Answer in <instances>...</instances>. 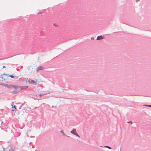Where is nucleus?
<instances>
[{
  "instance_id": "nucleus-29",
  "label": "nucleus",
  "mask_w": 151,
  "mask_h": 151,
  "mask_svg": "<svg viewBox=\"0 0 151 151\" xmlns=\"http://www.w3.org/2000/svg\"><path fill=\"white\" fill-rule=\"evenodd\" d=\"M21 107H19V109H21Z\"/></svg>"
},
{
  "instance_id": "nucleus-6",
  "label": "nucleus",
  "mask_w": 151,
  "mask_h": 151,
  "mask_svg": "<svg viewBox=\"0 0 151 151\" xmlns=\"http://www.w3.org/2000/svg\"><path fill=\"white\" fill-rule=\"evenodd\" d=\"M104 38V37L102 36L101 35L100 36H98L96 38L97 40H102Z\"/></svg>"
},
{
  "instance_id": "nucleus-31",
  "label": "nucleus",
  "mask_w": 151,
  "mask_h": 151,
  "mask_svg": "<svg viewBox=\"0 0 151 151\" xmlns=\"http://www.w3.org/2000/svg\"><path fill=\"white\" fill-rule=\"evenodd\" d=\"M52 108H53L54 107V106H52Z\"/></svg>"
},
{
  "instance_id": "nucleus-19",
  "label": "nucleus",
  "mask_w": 151,
  "mask_h": 151,
  "mask_svg": "<svg viewBox=\"0 0 151 151\" xmlns=\"http://www.w3.org/2000/svg\"><path fill=\"white\" fill-rule=\"evenodd\" d=\"M2 75H5V76H7V75L9 76V74H7L5 73H4Z\"/></svg>"
},
{
  "instance_id": "nucleus-16",
  "label": "nucleus",
  "mask_w": 151,
  "mask_h": 151,
  "mask_svg": "<svg viewBox=\"0 0 151 151\" xmlns=\"http://www.w3.org/2000/svg\"><path fill=\"white\" fill-rule=\"evenodd\" d=\"M127 123H130L131 124H132V121H129V122H127Z\"/></svg>"
},
{
  "instance_id": "nucleus-35",
  "label": "nucleus",
  "mask_w": 151,
  "mask_h": 151,
  "mask_svg": "<svg viewBox=\"0 0 151 151\" xmlns=\"http://www.w3.org/2000/svg\"><path fill=\"white\" fill-rule=\"evenodd\" d=\"M24 104H24H23L22 105H23Z\"/></svg>"
},
{
  "instance_id": "nucleus-20",
  "label": "nucleus",
  "mask_w": 151,
  "mask_h": 151,
  "mask_svg": "<svg viewBox=\"0 0 151 151\" xmlns=\"http://www.w3.org/2000/svg\"><path fill=\"white\" fill-rule=\"evenodd\" d=\"M94 37H92L91 38V40H94Z\"/></svg>"
},
{
  "instance_id": "nucleus-28",
  "label": "nucleus",
  "mask_w": 151,
  "mask_h": 151,
  "mask_svg": "<svg viewBox=\"0 0 151 151\" xmlns=\"http://www.w3.org/2000/svg\"><path fill=\"white\" fill-rule=\"evenodd\" d=\"M37 108V107H35V108L34 109H36Z\"/></svg>"
},
{
  "instance_id": "nucleus-13",
  "label": "nucleus",
  "mask_w": 151,
  "mask_h": 151,
  "mask_svg": "<svg viewBox=\"0 0 151 151\" xmlns=\"http://www.w3.org/2000/svg\"><path fill=\"white\" fill-rule=\"evenodd\" d=\"M104 147L107 148H108L109 149H111V147H110L109 146H105Z\"/></svg>"
},
{
  "instance_id": "nucleus-8",
  "label": "nucleus",
  "mask_w": 151,
  "mask_h": 151,
  "mask_svg": "<svg viewBox=\"0 0 151 151\" xmlns=\"http://www.w3.org/2000/svg\"><path fill=\"white\" fill-rule=\"evenodd\" d=\"M31 84H33V85H37V82H36L35 81H34L31 80Z\"/></svg>"
},
{
  "instance_id": "nucleus-27",
  "label": "nucleus",
  "mask_w": 151,
  "mask_h": 151,
  "mask_svg": "<svg viewBox=\"0 0 151 151\" xmlns=\"http://www.w3.org/2000/svg\"><path fill=\"white\" fill-rule=\"evenodd\" d=\"M139 0H136V2H137V1H139Z\"/></svg>"
},
{
  "instance_id": "nucleus-32",
  "label": "nucleus",
  "mask_w": 151,
  "mask_h": 151,
  "mask_svg": "<svg viewBox=\"0 0 151 151\" xmlns=\"http://www.w3.org/2000/svg\"><path fill=\"white\" fill-rule=\"evenodd\" d=\"M18 104H21V103H19Z\"/></svg>"
},
{
  "instance_id": "nucleus-17",
  "label": "nucleus",
  "mask_w": 151,
  "mask_h": 151,
  "mask_svg": "<svg viewBox=\"0 0 151 151\" xmlns=\"http://www.w3.org/2000/svg\"><path fill=\"white\" fill-rule=\"evenodd\" d=\"M45 95V94H39L38 95H39V96H42L44 95Z\"/></svg>"
},
{
  "instance_id": "nucleus-14",
  "label": "nucleus",
  "mask_w": 151,
  "mask_h": 151,
  "mask_svg": "<svg viewBox=\"0 0 151 151\" xmlns=\"http://www.w3.org/2000/svg\"><path fill=\"white\" fill-rule=\"evenodd\" d=\"M11 106H12V108H14L15 109H17L16 106L15 105H14L13 106V105L12 104Z\"/></svg>"
},
{
  "instance_id": "nucleus-33",
  "label": "nucleus",
  "mask_w": 151,
  "mask_h": 151,
  "mask_svg": "<svg viewBox=\"0 0 151 151\" xmlns=\"http://www.w3.org/2000/svg\"><path fill=\"white\" fill-rule=\"evenodd\" d=\"M35 151H38L37 150H36Z\"/></svg>"
},
{
  "instance_id": "nucleus-15",
  "label": "nucleus",
  "mask_w": 151,
  "mask_h": 151,
  "mask_svg": "<svg viewBox=\"0 0 151 151\" xmlns=\"http://www.w3.org/2000/svg\"><path fill=\"white\" fill-rule=\"evenodd\" d=\"M74 135L77 136V137H80V136L78 135V134L77 133V132Z\"/></svg>"
},
{
  "instance_id": "nucleus-10",
  "label": "nucleus",
  "mask_w": 151,
  "mask_h": 151,
  "mask_svg": "<svg viewBox=\"0 0 151 151\" xmlns=\"http://www.w3.org/2000/svg\"><path fill=\"white\" fill-rule=\"evenodd\" d=\"M60 132L61 133H62V134H63V135L64 136H67V137H70L69 136H67L64 133V132L63 131V130H61Z\"/></svg>"
},
{
  "instance_id": "nucleus-30",
  "label": "nucleus",
  "mask_w": 151,
  "mask_h": 151,
  "mask_svg": "<svg viewBox=\"0 0 151 151\" xmlns=\"http://www.w3.org/2000/svg\"><path fill=\"white\" fill-rule=\"evenodd\" d=\"M3 123V122H1V124H2V123Z\"/></svg>"
},
{
  "instance_id": "nucleus-34",
  "label": "nucleus",
  "mask_w": 151,
  "mask_h": 151,
  "mask_svg": "<svg viewBox=\"0 0 151 151\" xmlns=\"http://www.w3.org/2000/svg\"><path fill=\"white\" fill-rule=\"evenodd\" d=\"M24 104H24H23L22 105H23Z\"/></svg>"
},
{
  "instance_id": "nucleus-5",
  "label": "nucleus",
  "mask_w": 151,
  "mask_h": 151,
  "mask_svg": "<svg viewBox=\"0 0 151 151\" xmlns=\"http://www.w3.org/2000/svg\"><path fill=\"white\" fill-rule=\"evenodd\" d=\"M44 69V68L42 66H40L38 67L37 69V71L38 72L39 70H42Z\"/></svg>"
},
{
  "instance_id": "nucleus-11",
  "label": "nucleus",
  "mask_w": 151,
  "mask_h": 151,
  "mask_svg": "<svg viewBox=\"0 0 151 151\" xmlns=\"http://www.w3.org/2000/svg\"><path fill=\"white\" fill-rule=\"evenodd\" d=\"M8 77H11V78H16V77L15 76H14L13 75H9V76Z\"/></svg>"
},
{
  "instance_id": "nucleus-25",
  "label": "nucleus",
  "mask_w": 151,
  "mask_h": 151,
  "mask_svg": "<svg viewBox=\"0 0 151 151\" xmlns=\"http://www.w3.org/2000/svg\"><path fill=\"white\" fill-rule=\"evenodd\" d=\"M3 83H0V85H3Z\"/></svg>"
},
{
  "instance_id": "nucleus-7",
  "label": "nucleus",
  "mask_w": 151,
  "mask_h": 151,
  "mask_svg": "<svg viewBox=\"0 0 151 151\" xmlns=\"http://www.w3.org/2000/svg\"><path fill=\"white\" fill-rule=\"evenodd\" d=\"M70 132L71 134L74 135L76 132V129H73L72 131H70Z\"/></svg>"
},
{
  "instance_id": "nucleus-1",
  "label": "nucleus",
  "mask_w": 151,
  "mask_h": 151,
  "mask_svg": "<svg viewBox=\"0 0 151 151\" xmlns=\"http://www.w3.org/2000/svg\"><path fill=\"white\" fill-rule=\"evenodd\" d=\"M19 86L12 85L9 90V92L13 94H16L19 91Z\"/></svg>"
},
{
  "instance_id": "nucleus-21",
  "label": "nucleus",
  "mask_w": 151,
  "mask_h": 151,
  "mask_svg": "<svg viewBox=\"0 0 151 151\" xmlns=\"http://www.w3.org/2000/svg\"><path fill=\"white\" fill-rule=\"evenodd\" d=\"M53 26H56L57 25H56V24L55 23H54L53 24Z\"/></svg>"
},
{
  "instance_id": "nucleus-18",
  "label": "nucleus",
  "mask_w": 151,
  "mask_h": 151,
  "mask_svg": "<svg viewBox=\"0 0 151 151\" xmlns=\"http://www.w3.org/2000/svg\"><path fill=\"white\" fill-rule=\"evenodd\" d=\"M3 75L2 74H1V76L0 77V78H1L2 79V80L3 79H4V78L2 76Z\"/></svg>"
},
{
  "instance_id": "nucleus-12",
  "label": "nucleus",
  "mask_w": 151,
  "mask_h": 151,
  "mask_svg": "<svg viewBox=\"0 0 151 151\" xmlns=\"http://www.w3.org/2000/svg\"><path fill=\"white\" fill-rule=\"evenodd\" d=\"M143 106L148 107H150L151 108V105H143Z\"/></svg>"
},
{
  "instance_id": "nucleus-22",
  "label": "nucleus",
  "mask_w": 151,
  "mask_h": 151,
  "mask_svg": "<svg viewBox=\"0 0 151 151\" xmlns=\"http://www.w3.org/2000/svg\"><path fill=\"white\" fill-rule=\"evenodd\" d=\"M15 78H15L14 79H18V77H16Z\"/></svg>"
},
{
  "instance_id": "nucleus-26",
  "label": "nucleus",
  "mask_w": 151,
  "mask_h": 151,
  "mask_svg": "<svg viewBox=\"0 0 151 151\" xmlns=\"http://www.w3.org/2000/svg\"><path fill=\"white\" fill-rule=\"evenodd\" d=\"M6 68V67H5V66H3V68Z\"/></svg>"
},
{
  "instance_id": "nucleus-9",
  "label": "nucleus",
  "mask_w": 151,
  "mask_h": 151,
  "mask_svg": "<svg viewBox=\"0 0 151 151\" xmlns=\"http://www.w3.org/2000/svg\"><path fill=\"white\" fill-rule=\"evenodd\" d=\"M30 78H29V79L28 78H27L26 80H25V81H26V82L27 83V82H28L29 84H31V80H30Z\"/></svg>"
},
{
  "instance_id": "nucleus-3",
  "label": "nucleus",
  "mask_w": 151,
  "mask_h": 151,
  "mask_svg": "<svg viewBox=\"0 0 151 151\" xmlns=\"http://www.w3.org/2000/svg\"><path fill=\"white\" fill-rule=\"evenodd\" d=\"M12 84H7L3 83V86H5L7 88H9V90H10Z\"/></svg>"
},
{
  "instance_id": "nucleus-24",
  "label": "nucleus",
  "mask_w": 151,
  "mask_h": 151,
  "mask_svg": "<svg viewBox=\"0 0 151 151\" xmlns=\"http://www.w3.org/2000/svg\"><path fill=\"white\" fill-rule=\"evenodd\" d=\"M7 79H5V78H4V79L2 80V81H4V80L5 81V80H6Z\"/></svg>"
},
{
  "instance_id": "nucleus-23",
  "label": "nucleus",
  "mask_w": 151,
  "mask_h": 151,
  "mask_svg": "<svg viewBox=\"0 0 151 151\" xmlns=\"http://www.w3.org/2000/svg\"><path fill=\"white\" fill-rule=\"evenodd\" d=\"M42 14V12H40L38 13V14Z\"/></svg>"
},
{
  "instance_id": "nucleus-4",
  "label": "nucleus",
  "mask_w": 151,
  "mask_h": 151,
  "mask_svg": "<svg viewBox=\"0 0 151 151\" xmlns=\"http://www.w3.org/2000/svg\"><path fill=\"white\" fill-rule=\"evenodd\" d=\"M4 151H14V149H12L10 147H9L6 148L5 150H4Z\"/></svg>"
},
{
  "instance_id": "nucleus-2",
  "label": "nucleus",
  "mask_w": 151,
  "mask_h": 151,
  "mask_svg": "<svg viewBox=\"0 0 151 151\" xmlns=\"http://www.w3.org/2000/svg\"><path fill=\"white\" fill-rule=\"evenodd\" d=\"M19 90H20V91L22 90H25L27 89L28 87V86H19Z\"/></svg>"
}]
</instances>
